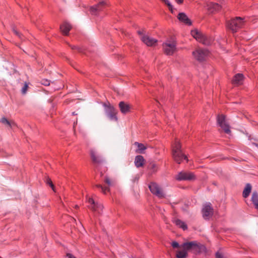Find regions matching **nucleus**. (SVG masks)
Segmentation results:
<instances>
[{
    "instance_id": "obj_33",
    "label": "nucleus",
    "mask_w": 258,
    "mask_h": 258,
    "mask_svg": "<svg viewBox=\"0 0 258 258\" xmlns=\"http://www.w3.org/2000/svg\"><path fill=\"white\" fill-rule=\"evenodd\" d=\"M216 258H223V255L219 252H217L216 254Z\"/></svg>"
},
{
    "instance_id": "obj_10",
    "label": "nucleus",
    "mask_w": 258,
    "mask_h": 258,
    "mask_svg": "<svg viewBox=\"0 0 258 258\" xmlns=\"http://www.w3.org/2000/svg\"><path fill=\"white\" fill-rule=\"evenodd\" d=\"M192 54L197 60L201 61L206 59L209 54V52L207 49L198 48L195 51H194Z\"/></svg>"
},
{
    "instance_id": "obj_24",
    "label": "nucleus",
    "mask_w": 258,
    "mask_h": 258,
    "mask_svg": "<svg viewBox=\"0 0 258 258\" xmlns=\"http://www.w3.org/2000/svg\"><path fill=\"white\" fill-rule=\"evenodd\" d=\"M173 222L178 226H179L180 228H181L184 230H186L187 229V225L186 224L181 221L179 219H175L173 220Z\"/></svg>"
},
{
    "instance_id": "obj_27",
    "label": "nucleus",
    "mask_w": 258,
    "mask_h": 258,
    "mask_svg": "<svg viewBox=\"0 0 258 258\" xmlns=\"http://www.w3.org/2000/svg\"><path fill=\"white\" fill-rule=\"evenodd\" d=\"M134 145L138 147V152L140 153H143V151L147 148L144 144L138 142H135Z\"/></svg>"
},
{
    "instance_id": "obj_7",
    "label": "nucleus",
    "mask_w": 258,
    "mask_h": 258,
    "mask_svg": "<svg viewBox=\"0 0 258 258\" xmlns=\"http://www.w3.org/2000/svg\"><path fill=\"white\" fill-rule=\"evenodd\" d=\"M103 106L105 108V113L109 119L111 120L117 121V117L116 116V114L117 113V111L114 107V106L110 105V104L109 103L108 104L104 103Z\"/></svg>"
},
{
    "instance_id": "obj_5",
    "label": "nucleus",
    "mask_w": 258,
    "mask_h": 258,
    "mask_svg": "<svg viewBox=\"0 0 258 258\" xmlns=\"http://www.w3.org/2000/svg\"><path fill=\"white\" fill-rule=\"evenodd\" d=\"M138 34L139 35L141 40L147 46H153L156 44L157 40L146 34L144 30L138 31Z\"/></svg>"
},
{
    "instance_id": "obj_30",
    "label": "nucleus",
    "mask_w": 258,
    "mask_h": 258,
    "mask_svg": "<svg viewBox=\"0 0 258 258\" xmlns=\"http://www.w3.org/2000/svg\"><path fill=\"white\" fill-rule=\"evenodd\" d=\"M28 88V86L27 84L25 83L22 89V90H21L22 93L23 94H26V93L27 91Z\"/></svg>"
},
{
    "instance_id": "obj_12",
    "label": "nucleus",
    "mask_w": 258,
    "mask_h": 258,
    "mask_svg": "<svg viewBox=\"0 0 258 258\" xmlns=\"http://www.w3.org/2000/svg\"><path fill=\"white\" fill-rule=\"evenodd\" d=\"M88 203L90 204L89 208L94 212H97L98 214H100V212L103 209V206L101 204L96 203L94 200L89 198L88 200Z\"/></svg>"
},
{
    "instance_id": "obj_14",
    "label": "nucleus",
    "mask_w": 258,
    "mask_h": 258,
    "mask_svg": "<svg viewBox=\"0 0 258 258\" xmlns=\"http://www.w3.org/2000/svg\"><path fill=\"white\" fill-rule=\"evenodd\" d=\"M181 246L187 251L197 250L199 249L198 243L196 241H191L184 243Z\"/></svg>"
},
{
    "instance_id": "obj_18",
    "label": "nucleus",
    "mask_w": 258,
    "mask_h": 258,
    "mask_svg": "<svg viewBox=\"0 0 258 258\" xmlns=\"http://www.w3.org/2000/svg\"><path fill=\"white\" fill-rule=\"evenodd\" d=\"M90 155L92 160L94 163L99 164L103 161V158L99 156H97L96 152L93 149L90 151Z\"/></svg>"
},
{
    "instance_id": "obj_32",
    "label": "nucleus",
    "mask_w": 258,
    "mask_h": 258,
    "mask_svg": "<svg viewBox=\"0 0 258 258\" xmlns=\"http://www.w3.org/2000/svg\"><path fill=\"white\" fill-rule=\"evenodd\" d=\"M72 48L73 49H77L79 52H82V49L78 46H73L72 47Z\"/></svg>"
},
{
    "instance_id": "obj_21",
    "label": "nucleus",
    "mask_w": 258,
    "mask_h": 258,
    "mask_svg": "<svg viewBox=\"0 0 258 258\" xmlns=\"http://www.w3.org/2000/svg\"><path fill=\"white\" fill-rule=\"evenodd\" d=\"M208 10L211 13H214L219 11L221 9V6L218 4L210 3L207 5Z\"/></svg>"
},
{
    "instance_id": "obj_2",
    "label": "nucleus",
    "mask_w": 258,
    "mask_h": 258,
    "mask_svg": "<svg viewBox=\"0 0 258 258\" xmlns=\"http://www.w3.org/2000/svg\"><path fill=\"white\" fill-rule=\"evenodd\" d=\"M245 22L243 18L239 17H235L230 21H227L226 27L230 30L232 33H235L237 30L241 28L244 25Z\"/></svg>"
},
{
    "instance_id": "obj_19",
    "label": "nucleus",
    "mask_w": 258,
    "mask_h": 258,
    "mask_svg": "<svg viewBox=\"0 0 258 258\" xmlns=\"http://www.w3.org/2000/svg\"><path fill=\"white\" fill-rule=\"evenodd\" d=\"M72 28V26L67 22H64L60 26V29L61 32L65 35L69 34V31Z\"/></svg>"
},
{
    "instance_id": "obj_6",
    "label": "nucleus",
    "mask_w": 258,
    "mask_h": 258,
    "mask_svg": "<svg viewBox=\"0 0 258 258\" xmlns=\"http://www.w3.org/2000/svg\"><path fill=\"white\" fill-rule=\"evenodd\" d=\"M149 188L151 192L159 198H164L165 197V194L163 189L156 183H151L149 184Z\"/></svg>"
},
{
    "instance_id": "obj_3",
    "label": "nucleus",
    "mask_w": 258,
    "mask_h": 258,
    "mask_svg": "<svg viewBox=\"0 0 258 258\" xmlns=\"http://www.w3.org/2000/svg\"><path fill=\"white\" fill-rule=\"evenodd\" d=\"M191 34L197 40L204 45H209L211 43L212 40L198 29L191 30Z\"/></svg>"
},
{
    "instance_id": "obj_31",
    "label": "nucleus",
    "mask_w": 258,
    "mask_h": 258,
    "mask_svg": "<svg viewBox=\"0 0 258 258\" xmlns=\"http://www.w3.org/2000/svg\"><path fill=\"white\" fill-rule=\"evenodd\" d=\"M172 246L174 248H177L179 247V244L176 241H174L172 243Z\"/></svg>"
},
{
    "instance_id": "obj_25",
    "label": "nucleus",
    "mask_w": 258,
    "mask_h": 258,
    "mask_svg": "<svg viewBox=\"0 0 258 258\" xmlns=\"http://www.w3.org/2000/svg\"><path fill=\"white\" fill-rule=\"evenodd\" d=\"M251 190V186L249 183H247L245 188L243 191V197L245 198H247L250 194Z\"/></svg>"
},
{
    "instance_id": "obj_1",
    "label": "nucleus",
    "mask_w": 258,
    "mask_h": 258,
    "mask_svg": "<svg viewBox=\"0 0 258 258\" xmlns=\"http://www.w3.org/2000/svg\"><path fill=\"white\" fill-rule=\"evenodd\" d=\"M172 148V157L178 164H180L183 159H187V157L183 154L181 150V145L178 141H175Z\"/></svg>"
},
{
    "instance_id": "obj_4",
    "label": "nucleus",
    "mask_w": 258,
    "mask_h": 258,
    "mask_svg": "<svg viewBox=\"0 0 258 258\" xmlns=\"http://www.w3.org/2000/svg\"><path fill=\"white\" fill-rule=\"evenodd\" d=\"M175 178L178 181L186 180L192 181L196 179V176L194 173L187 171H182L179 172L175 176Z\"/></svg>"
},
{
    "instance_id": "obj_34",
    "label": "nucleus",
    "mask_w": 258,
    "mask_h": 258,
    "mask_svg": "<svg viewBox=\"0 0 258 258\" xmlns=\"http://www.w3.org/2000/svg\"><path fill=\"white\" fill-rule=\"evenodd\" d=\"M42 84L45 86H48L49 85V82L48 80H44Z\"/></svg>"
},
{
    "instance_id": "obj_13",
    "label": "nucleus",
    "mask_w": 258,
    "mask_h": 258,
    "mask_svg": "<svg viewBox=\"0 0 258 258\" xmlns=\"http://www.w3.org/2000/svg\"><path fill=\"white\" fill-rule=\"evenodd\" d=\"M104 182L108 185L107 187H103L101 184H96V186L97 187L100 188L102 192L105 194L106 191H109V186L114 185L115 184V180L106 176L104 179Z\"/></svg>"
},
{
    "instance_id": "obj_15",
    "label": "nucleus",
    "mask_w": 258,
    "mask_h": 258,
    "mask_svg": "<svg viewBox=\"0 0 258 258\" xmlns=\"http://www.w3.org/2000/svg\"><path fill=\"white\" fill-rule=\"evenodd\" d=\"M118 107L120 112L123 114L128 113L132 108L131 105L124 101H120L118 104Z\"/></svg>"
},
{
    "instance_id": "obj_8",
    "label": "nucleus",
    "mask_w": 258,
    "mask_h": 258,
    "mask_svg": "<svg viewBox=\"0 0 258 258\" xmlns=\"http://www.w3.org/2000/svg\"><path fill=\"white\" fill-rule=\"evenodd\" d=\"M217 122L225 133L227 134L231 133L229 125L226 122V116L224 115H218L217 117Z\"/></svg>"
},
{
    "instance_id": "obj_17",
    "label": "nucleus",
    "mask_w": 258,
    "mask_h": 258,
    "mask_svg": "<svg viewBox=\"0 0 258 258\" xmlns=\"http://www.w3.org/2000/svg\"><path fill=\"white\" fill-rule=\"evenodd\" d=\"M178 20L187 25H191V22L186 15L184 13H180L177 16Z\"/></svg>"
},
{
    "instance_id": "obj_39",
    "label": "nucleus",
    "mask_w": 258,
    "mask_h": 258,
    "mask_svg": "<svg viewBox=\"0 0 258 258\" xmlns=\"http://www.w3.org/2000/svg\"><path fill=\"white\" fill-rule=\"evenodd\" d=\"M254 145H255L256 146L258 147V145L257 144L254 143Z\"/></svg>"
},
{
    "instance_id": "obj_37",
    "label": "nucleus",
    "mask_w": 258,
    "mask_h": 258,
    "mask_svg": "<svg viewBox=\"0 0 258 258\" xmlns=\"http://www.w3.org/2000/svg\"><path fill=\"white\" fill-rule=\"evenodd\" d=\"M175 1L177 3L181 4V3H182L183 0H175Z\"/></svg>"
},
{
    "instance_id": "obj_26",
    "label": "nucleus",
    "mask_w": 258,
    "mask_h": 258,
    "mask_svg": "<svg viewBox=\"0 0 258 258\" xmlns=\"http://www.w3.org/2000/svg\"><path fill=\"white\" fill-rule=\"evenodd\" d=\"M251 201L255 206V208L258 210V194L256 192H253Z\"/></svg>"
},
{
    "instance_id": "obj_20",
    "label": "nucleus",
    "mask_w": 258,
    "mask_h": 258,
    "mask_svg": "<svg viewBox=\"0 0 258 258\" xmlns=\"http://www.w3.org/2000/svg\"><path fill=\"white\" fill-rule=\"evenodd\" d=\"M244 77L242 74H237L235 75L232 80V83L234 85H239L242 83Z\"/></svg>"
},
{
    "instance_id": "obj_22",
    "label": "nucleus",
    "mask_w": 258,
    "mask_h": 258,
    "mask_svg": "<svg viewBox=\"0 0 258 258\" xmlns=\"http://www.w3.org/2000/svg\"><path fill=\"white\" fill-rule=\"evenodd\" d=\"M145 160L142 156H137L135 160V164L137 167L139 168L144 165Z\"/></svg>"
},
{
    "instance_id": "obj_29",
    "label": "nucleus",
    "mask_w": 258,
    "mask_h": 258,
    "mask_svg": "<svg viewBox=\"0 0 258 258\" xmlns=\"http://www.w3.org/2000/svg\"><path fill=\"white\" fill-rule=\"evenodd\" d=\"M45 182L46 184L49 185L50 187L52 188L53 191H55L54 186L51 180V179L49 177H46L45 178Z\"/></svg>"
},
{
    "instance_id": "obj_16",
    "label": "nucleus",
    "mask_w": 258,
    "mask_h": 258,
    "mask_svg": "<svg viewBox=\"0 0 258 258\" xmlns=\"http://www.w3.org/2000/svg\"><path fill=\"white\" fill-rule=\"evenodd\" d=\"M105 2L102 1L97 5L90 7V13L92 15H96L99 12L102 10V7L105 5Z\"/></svg>"
},
{
    "instance_id": "obj_9",
    "label": "nucleus",
    "mask_w": 258,
    "mask_h": 258,
    "mask_svg": "<svg viewBox=\"0 0 258 258\" xmlns=\"http://www.w3.org/2000/svg\"><path fill=\"white\" fill-rule=\"evenodd\" d=\"M164 52L167 55H172L176 51V44L174 41L167 40L163 44Z\"/></svg>"
},
{
    "instance_id": "obj_35",
    "label": "nucleus",
    "mask_w": 258,
    "mask_h": 258,
    "mask_svg": "<svg viewBox=\"0 0 258 258\" xmlns=\"http://www.w3.org/2000/svg\"><path fill=\"white\" fill-rule=\"evenodd\" d=\"M13 32L15 33V34L16 35H17L18 36H19V37H21V35L20 34L19 32H18L16 30H15V29H13Z\"/></svg>"
},
{
    "instance_id": "obj_36",
    "label": "nucleus",
    "mask_w": 258,
    "mask_h": 258,
    "mask_svg": "<svg viewBox=\"0 0 258 258\" xmlns=\"http://www.w3.org/2000/svg\"><path fill=\"white\" fill-rule=\"evenodd\" d=\"M67 256L68 257V258H76L75 256H74L72 254L70 253H68Z\"/></svg>"
},
{
    "instance_id": "obj_23",
    "label": "nucleus",
    "mask_w": 258,
    "mask_h": 258,
    "mask_svg": "<svg viewBox=\"0 0 258 258\" xmlns=\"http://www.w3.org/2000/svg\"><path fill=\"white\" fill-rule=\"evenodd\" d=\"M187 252L181 246L180 247V249L177 251L176 257L177 258H185L187 256Z\"/></svg>"
},
{
    "instance_id": "obj_38",
    "label": "nucleus",
    "mask_w": 258,
    "mask_h": 258,
    "mask_svg": "<svg viewBox=\"0 0 258 258\" xmlns=\"http://www.w3.org/2000/svg\"><path fill=\"white\" fill-rule=\"evenodd\" d=\"M155 167V165L153 164V165H152V168H154Z\"/></svg>"
},
{
    "instance_id": "obj_11",
    "label": "nucleus",
    "mask_w": 258,
    "mask_h": 258,
    "mask_svg": "<svg viewBox=\"0 0 258 258\" xmlns=\"http://www.w3.org/2000/svg\"><path fill=\"white\" fill-rule=\"evenodd\" d=\"M214 210L210 203H206L202 209L203 216L205 219H209L213 215Z\"/></svg>"
},
{
    "instance_id": "obj_28",
    "label": "nucleus",
    "mask_w": 258,
    "mask_h": 258,
    "mask_svg": "<svg viewBox=\"0 0 258 258\" xmlns=\"http://www.w3.org/2000/svg\"><path fill=\"white\" fill-rule=\"evenodd\" d=\"M0 121L3 124L7 125L9 126H12L15 124L13 121H10L5 117H3L0 119Z\"/></svg>"
}]
</instances>
